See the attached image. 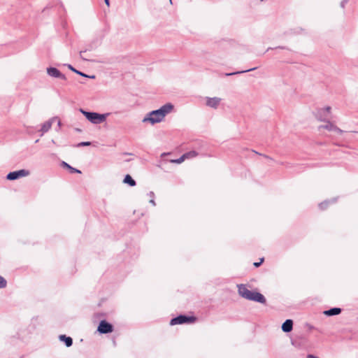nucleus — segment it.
I'll return each mask as SVG.
<instances>
[{
  "label": "nucleus",
  "mask_w": 358,
  "mask_h": 358,
  "mask_svg": "<svg viewBox=\"0 0 358 358\" xmlns=\"http://www.w3.org/2000/svg\"><path fill=\"white\" fill-rule=\"evenodd\" d=\"M293 322L292 320H287L282 325V330L288 333L292 330Z\"/></svg>",
  "instance_id": "nucleus-12"
},
{
  "label": "nucleus",
  "mask_w": 358,
  "mask_h": 358,
  "mask_svg": "<svg viewBox=\"0 0 358 358\" xmlns=\"http://www.w3.org/2000/svg\"><path fill=\"white\" fill-rule=\"evenodd\" d=\"M6 285V281L5 280V279L3 277L0 276V289L5 287Z\"/></svg>",
  "instance_id": "nucleus-20"
},
{
  "label": "nucleus",
  "mask_w": 358,
  "mask_h": 358,
  "mask_svg": "<svg viewBox=\"0 0 358 358\" xmlns=\"http://www.w3.org/2000/svg\"><path fill=\"white\" fill-rule=\"evenodd\" d=\"M204 101L206 107L216 110L221 105L222 99L218 96H206Z\"/></svg>",
  "instance_id": "nucleus-5"
},
{
  "label": "nucleus",
  "mask_w": 358,
  "mask_h": 358,
  "mask_svg": "<svg viewBox=\"0 0 358 358\" xmlns=\"http://www.w3.org/2000/svg\"><path fill=\"white\" fill-rule=\"evenodd\" d=\"M263 261H264V259L262 258V259H261L259 262H255L254 266L255 267H258L263 262Z\"/></svg>",
  "instance_id": "nucleus-24"
},
{
  "label": "nucleus",
  "mask_w": 358,
  "mask_h": 358,
  "mask_svg": "<svg viewBox=\"0 0 358 358\" xmlns=\"http://www.w3.org/2000/svg\"><path fill=\"white\" fill-rule=\"evenodd\" d=\"M174 106L171 103H167L162 106L159 109L152 110L148 113L142 120L144 124H150L154 125L155 124L162 122L166 116L173 110Z\"/></svg>",
  "instance_id": "nucleus-1"
},
{
  "label": "nucleus",
  "mask_w": 358,
  "mask_h": 358,
  "mask_svg": "<svg viewBox=\"0 0 358 358\" xmlns=\"http://www.w3.org/2000/svg\"><path fill=\"white\" fill-rule=\"evenodd\" d=\"M56 120H57V117H53L50 118V120H48V121L45 122L41 125V131L42 133L41 135H43L45 133H46L47 131H48L50 130V129L52 127V124L55 122Z\"/></svg>",
  "instance_id": "nucleus-11"
},
{
  "label": "nucleus",
  "mask_w": 358,
  "mask_h": 358,
  "mask_svg": "<svg viewBox=\"0 0 358 358\" xmlns=\"http://www.w3.org/2000/svg\"><path fill=\"white\" fill-rule=\"evenodd\" d=\"M150 203H151L153 206H155V201L153 199H151L150 201Z\"/></svg>",
  "instance_id": "nucleus-26"
},
{
  "label": "nucleus",
  "mask_w": 358,
  "mask_h": 358,
  "mask_svg": "<svg viewBox=\"0 0 358 358\" xmlns=\"http://www.w3.org/2000/svg\"><path fill=\"white\" fill-rule=\"evenodd\" d=\"M341 308H331L328 310H325L324 312V315H326L327 316H331V315H338L339 313H341Z\"/></svg>",
  "instance_id": "nucleus-14"
},
{
  "label": "nucleus",
  "mask_w": 358,
  "mask_h": 358,
  "mask_svg": "<svg viewBox=\"0 0 358 358\" xmlns=\"http://www.w3.org/2000/svg\"><path fill=\"white\" fill-rule=\"evenodd\" d=\"M85 52H80V57L83 58V59H85L84 57L83 56V54Z\"/></svg>",
  "instance_id": "nucleus-28"
},
{
  "label": "nucleus",
  "mask_w": 358,
  "mask_h": 358,
  "mask_svg": "<svg viewBox=\"0 0 358 358\" xmlns=\"http://www.w3.org/2000/svg\"><path fill=\"white\" fill-rule=\"evenodd\" d=\"M80 112L85 115L86 119L93 124H99L104 122L110 113H98L96 112H87L80 108Z\"/></svg>",
  "instance_id": "nucleus-3"
},
{
  "label": "nucleus",
  "mask_w": 358,
  "mask_h": 358,
  "mask_svg": "<svg viewBox=\"0 0 358 358\" xmlns=\"http://www.w3.org/2000/svg\"><path fill=\"white\" fill-rule=\"evenodd\" d=\"M90 145V142H81L78 145V146H88Z\"/></svg>",
  "instance_id": "nucleus-21"
},
{
  "label": "nucleus",
  "mask_w": 358,
  "mask_h": 358,
  "mask_svg": "<svg viewBox=\"0 0 358 358\" xmlns=\"http://www.w3.org/2000/svg\"><path fill=\"white\" fill-rule=\"evenodd\" d=\"M332 108L329 106L317 108L314 111L315 117L320 122H326L331 115Z\"/></svg>",
  "instance_id": "nucleus-4"
},
{
  "label": "nucleus",
  "mask_w": 358,
  "mask_h": 358,
  "mask_svg": "<svg viewBox=\"0 0 358 358\" xmlns=\"http://www.w3.org/2000/svg\"><path fill=\"white\" fill-rule=\"evenodd\" d=\"M198 155V152H196L194 150L189 151L188 152H186L183 154V157L185 158V159L194 158Z\"/></svg>",
  "instance_id": "nucleus-15"
},
{
  "label": "nucleus",
  "mask_w": 358,
  "mask_h": 358,
  "mask_svg": "<svg viewBox=\"0 0 358 358\" xmlns=\"http://www.w3.org/2000/svg\"><path fill=\"white\" fill-rule=\"evenodd\" d=\"M185 160V158L183 157V155H182L180 158H178L177 159H172V160H171V163H175V164H181Z\"/></svg>",
  "instance_id": "nucleus-17"
},
{
  "label": "nucleus",
  "mask_w": 358,
  "mask_h": 358,
  "mask_svg": "<svg viewBox=\"0 0 358 358\" xmlns=\"http://www.w3.org/2000/svg\"><path fill=\"white\" fill-rule=\"evenodd\" d=\"M98 331L101 334H108L113 331V326L107 322L103 320L101 321L98 327Z\"/></svg>",
  "instance_id": "nucleus-10"
},
{
  "label": "nucleus",
  "mask_w": 358,
  "mask_h": 358,
  "mask_svg": "<svg viewBox=\"0 0 358 358\" xmlns=\"http://www.w3.org/2000/svg\"><path fill=\"white\" fill-rule=\"evenodd\" d=\"M68 67L69 69H71L72 71L82 76H84V77H87V75H85V73H82V72H80L78 71V70L75 69L71 65H68Z\"/></svg>",
  "instance_id": "nucleus-18"
},
{
  "label": "nucleus",
  "mask_w": 358,
  "mask_h": 358,
  "mask_svg": "<svg viewBox=\"0 0 358 358\" xmlns=\"http://www.w3.org/2000/svg\"><path fill=\"white\" fill-rule=\"evenodd\" d=\"M324 122V124L319 126V129H326L329 131H333L336 134H342L343 133V131L338 128L334 122L327 120Z\"/></svg>",
  "instance_id": "nucleus-6"
},
{
  "label": "nucleus",
  "mask_w": 358,
  "mask_h": 358,
  "mask_svg": "<svg viewBox=\"0 0 358 358\" xmlns=\"http://www.w3.org/2000/svg\"><path fill=\"white\" fill-rule=\"evenodd\" d=\"M239 294L248 300L264 303L266 302L265 297L260 293L252 292L247 288L244 285H238Z\"/></svg>",
  "instance_id": "nucleus-2"
},
{
  "label": "nucleus",
  "mask_w": 358,
  "mask_h": 358,
  "mask_svg": "<svg viewBox=\"0 0 358 358\" xmlns=\"http://www.w3.org/2000/svg\"><path fill=\"white\" fill-rule=\"evenodd\" d=\"M47 74L55 78H60L62 80H66V76L62 73L57 68L55 67H48L46 69Z\"/></svg>",
  "instance_id": "nucleus-9"
},
{
  "label": "nucleus",
  "mask_w": 358,
  "mask_h": 358,
  "mask_svg": "<svg viewBox=\"0 0 358 358\" xmlns=\"http://www.w3.org/2000/svg\"><path fill=\"white\" fill-rule=\"evenodd\" d=\"M327 201H324V202H322L321 203H320L319 206L321 209H324L325 208V206L327 205Z\"/></svg>",
  "instance_id": "nucleus-22"
},
{
  "label": "nucleus",
  "mask_w": 358,
  "mask_h": 358,
  "mask_svg": "<svg viewBox=\"0 0 358 358\" xmlns=\"http://www.w3.org/2000/svg\"><path fill=\"white\" fill-rule=\"evenodd\" d=\"M195 321V318L194 317H187L185 315H179L175 318H173L171 322V325L180 324L184 323H190Z\"/></svg>",
  "instance_id": "nucleus-8"
},
{
  "label": "nucleus",
  "mask_w": 358,
  "mask_h": 358,
  "mask_svg": "<svg viewBox=\"0 0 358 358\" xmlns=\"http://www.w3.org/2000/svg\"><path fill=\"white\" fill-rule=\"evenodd\" d=\"M64 165L65 166L68 167V168L71 170V173H80V171H79V170H78V169H75V168L71 167V166H69L68 164H66V163L64 162Z\"/></svg>",
  "instance_id": "nucleus-19"
},
{
  "label": "nucleus",
  "mask_w": 358,
  "mask_h": 358,
  "mask_svg": "<svg viewBox=\"0 0 358 358\" xmlns=\"http://www.w3.org/2000/svg\"><path fill=\"white\" fill-rule=\"evenodd\" d=\"M104 1L107 6H109V0H104Z\"/></svg>",
  "instance_id": "nucleus-27"
},
{
  "label": "nucleus",
  "mask_w": 358,
  "mask_h": 358,
  "mask_svg": "<svg viewBox=\"0 0 358 358\" xmlns=\"http://www.w3.org/2000/svg\"><path fill=\"white\" fill-rule=\"evenodd\" d=\"M124 182L129 184L131 187L136 185L135 180L129 175H127L125 176V178L124 179Z\"/></svg>",
  "instance_id": "nucleus-16"
},
{
  "label": "nucleus",
  "mask_w": 358,
  "mask_h": 358,
  "mask_svg": "<svg viewBox=\"0 0 358 358\" xmlns=\"http://www.w3.org/2000/svg\"><path fill=\"white\" fill-rule=\"evenodd\" d=\"M29 173H30L28 170L21 169V170L10 172L7 175L6 178H7V180H17L20 178L28 176L29 175Z\"/></svg>",
  "instance_id": "nucleus-7"
},
{
  "label": "nucleus",
  "mask_w": 358,
  "mask_h": 358,
  "mask_svg": "<svg viewBox=\"0 0 358 358\" xmlns=\"http://www.w3.org/2000/svg\"><path fill=\"white\" fill-rule=\"evenodd\" d=\"M59 339L64 342L66 347H70L73 344V340L71 337L66 336L65 335H60Z\"/></svg>",
  "instance_id": "nucleus-13"
},
{
  "label": "nucleus",
  "mask_w": 358,
  "mask_h": 358,
  "mask_svg": "<svg viewBox=\"0 0 358 358\" xmlns=\"http://www.w3.org/2000/svg\"><path fill=\"white\" fill-rule=\"evenodd\" d=\"M55 122H57V124L60 127H61V121H60V120L57 117V120H56Z\"/></svg>",
  "instance_id": "nucleus-25"
},
{
  "label": "nucleus",
  "mask_w": 358,
  "mask_h": 358,
  "mask_svg": "<svg viewBox=\"0 0 358 358\" xmlns=\"http://www.w3.org/2000/svg\"><path fill=\"white\" fill-rule=\"evenodd\" d=\"M150 196H154V193L152 192H150Z\"/></svg>",
  "instance_id": "nucleus-29"
},
{
  "label": "nucleus",
  "mask_w": 358,
  "mask_h": 358,
  "mask_svg": "<svg viewBox=\"0 0 358 358\" xmlns=\"http://www.w3.org/2000/svg\"><path fill=\"white\" fill-rule=\"evenodd\" d=\"M255 68L253 69H248V70H245V71H241L240 73H244V72H248V71H252V70H254ZM239 72H238L237 73H238ZM236 73H228L227 76H231V75H234V74H236Z\"/></svg>",
  "instance_id": "nucleus-23"
}]
</instances>
